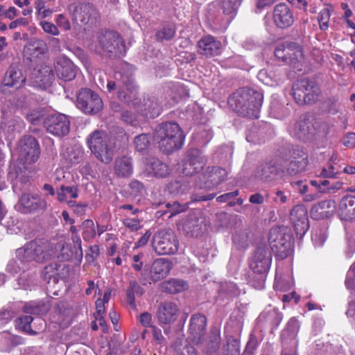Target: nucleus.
Here are the masks:
<instances>
[{
  "instance_id": "obj_59",
  "label": "nucleus",
  "mask_w": 355,
  "mask_h": 355,
  "mask_svg": "<svg viewBox=\"0 0 355 355\" xmlns=\"http://www.w3.org/2000/svg\"><path fill=\"white\" fill-rule=\"evenodd\" d=\"M35 277L33 275L23 272L19 278V284L21 285L24 289H27L32 284H33Z\"/></svg>"
},
{
  "instance_id": "obj_6",
  "label": "nucleus",
  "mask_w": 355,
  "mask_h": 355,
  "mask_svg": "<svg viewBox=\"0 0 355 355\" xmlns=\"http://www.w3.org/2000/svg\"><path fill=\"white\" fill-rule=\"evenodd\" d=\"M96 51L110 58L123 55L125 45L123 38L114 31H101L98 33Z\"/></svg>"
},
{
  "instance_id": "obj_48",
  "label": "nucleus",
  "mask_w": 355,
  "mask_h": 355,
  "mask_svg": "<svg viewBox=\"0 0 355 355\" xmlns=\"http://www.w3.org/2000/svg\"><path fill=\"white\" fill-rule=\"evenodd\" d=\"M316 127L319 133L322 134L324 136H327L335 130L334 121L330 119L320 121L316 123Z\"/></svg>"
},
{
  "instance_id": "obj_24",
  "label": "nucleus",
  "mask_w": 355,
  "mask_h": 355,
  "mask_svg": "<svg viewBox=\"0 0 355 355\" xmlns=\"http://www.w3.org/2000/svg\"><path fill=\"white\" fill-rule=\"evenodd\" d=\"M17 326L21 331L34 336L43 331L46 324L40 317L34 318L31 315H24L17 320Z\"/></svg>"
},
{
  "instance_id": "obj_57",
  "label": "nucleus",
  "mask_w": 355,
  "mask_h": 355,
  "mask_svg": "<svg viewBox=\"0 0 355 355\" xmlns=\"http://www.w3.org/2000/svg\"><path fill=\"white\" fill-rule=\"evenodd\" d=\"M299 328V321L296 318H292L288 321L286 329L284 330V334H288L289 336L294 337L297 334Z\"/></svg>"
},
{
  "instance_id": "obj_39",
  "label": "nucleus",
  "mask_w": 355,
  "mask_h": 355,
  "mask_svg": "<svg viewBox=\"0 0 355 355\" xmlns=\"http://www.w3.org/2000/svg\"><path fill=\"white\" fill-rule=\"evenodd\" d=\"M302 57L301 48L293 42L286 44V62L293 63Z\"/></svg>"
},
{
  "instance_id": "obj_49",
  "label": "nucleus",
  "mask_w": 355,
  "mask_h": 355,
  "mask_svg": "<svg viewBox=\"0 0 355 355\" xmlns=\"http://www.w3.org/2000/svg\"><path fill=\"white\" fill-rule=\"evenodd\" d=\"M220 336L218 333H212L209 337L206 347V352L209 355H214L220 346Z\"/></svg>"
},
{
  "instance_id": "obj_20",
  "label": "nucleus",
  "mask_w": 355,
  "mask_h": 355,
  "mask_svg": "<svg viewBox=\"0 0 355 355\" xmlns=\"http://www.w3.org/2000/svg\"><path fill=\"white\" fill-rule=\"evenodd\" d=\"M179 313L180 309L176 303L165 301L161 302L158 306L157 320L160 324H170L177 320Z\"/></svg>"
},
{
  "instance_id": "obj_3",
  "label": "nucleus",
  "mask_w": 355,
  "mask_h": 355,
  "mask_svg": "<svg viewBox=\"0 0 355 355\" xmlns=\"http://www.w3.org/2000/svg\"><path fill=\"white\" fill-rule=\"evenodd\" d=\"M271 262L272 253L267 245L265 243L257 245L250 261V269L259 276L258 278L254 276L251 279V284L256 289L261 290L264 288Z\"/></svg>"
},
{
  "instance_id": "obj_5",
  "label": "nucleus",
  "mask_w": 355,
  "mask_h": 355,
  "mask_svg": "<svg viewBox=\"0 0 355 355\" xmlns=\"http://www.w3.org/2000/svg\"><path fill=\"white\" fill-rule=\"evenodd\" d=\"M91 152L101 162L109 164L113 159L114 144L105 131L96 130L87 139Z\"/></svg>"
},
{
  "instance_id": "obj_36",
  "label": "nucleus",
  "mask_w": 355,
  "mask_h": 355,
  "mask_svg": "<svg viewBox=\"0 0 355 355\" xmlns=\"http://www.w3.org/2000/svg\"><path fill=\"white\" fill-rule=\"evenodd\" d=\"M187 287V284L186 282L178 279H169L168 281L163 282L162 285V291L171 294L182 292Z\"/></svg>"
},
{
  "instance_id": "obj_22",
  "label": "nucleus",
  "mask_w": 355,
  "mask_h": 355,
  "mask_svg": "<svg viewBox=\"0 0 355 355\" xmlns=\"http://www.w3.org/2000/svg\"><path fill=\"white\" fill-rule=\"evenodd\" d=\"M207 320L205 315L197 313L191 316L189 322V333L193 343H200L205 333Z\"/></svg>"
},
{
  "instance_id": "obj_60",
  "label": "nucleus",
  "mask_w": 355,
  "mask_h": 355,
  "mask_svg": "<svg viewBox=\"0 0 355 355\" xmlns=\"http://www.w3.org/2000/svg\"><path fill=\"white\" fill-rule=\"evenodd\" d=\"M221 291L230 297L236 296L239 293L236 285L232 282L222 284Z\"/></svg>"
},
{
  "instance_id": "obj_63",
  "label": "nucleus",
  "mask_w": 355,
  "mask_h": 355,
  "mask_svg": "<svg viewBox=\"0 0 355 355\" xmlns=\"http://www.w3.org/2000/svg\"><path fill=\"white\" fill-rule=\"evenodd\" d=\"M288 197L289 196H287L284 191L277 190L274 192L272 200L275 204H284L288 201Z\"/></svg>"
},
{
  "instance_id": "obj_42",
  "label": "nucleus",
  "mask_w": 355,
  "mask_h": 355,
  "mask_svg": "<svg viewBox=\"0 0 355 355\" xmlns=\"http://www.w3.org/2000/svg\"><path fill=\"white\" fill-rule=\"evenodd\" d=\"M308 163V157L302 158L301 159H291L287 167V172L291 175H296L302 172Z\"/></svg>"
},
{
  "instance_id": "obj_35",
  "label": "nucleus",
  "mask_w": 355,
  "mask_h": 355,
  "mask_svg": "<svg viewBox=\"0 0 355 355\" xmlns=\"http://www.w3.org/2000/svg\"><path fill=\"white\" fill-rule=\"evenodd\" d=\"M119 98L129 106L139 107V98L137 89H120L118 92Z\"/></svg>"
},
{
  "instance_id": "obj_37",
  "label": "nucleus",
  "mask_w": 355,
  "mask_h": 355,
  "mask_svg": "<svg viewBox=\"0 0 355 355\" xmlns=\"http://www.w3.org/2000/svg\"><path fill=\"white\" fill-rule=\"evenodd\" d=\"M62 267V265L58 263H51L46 266L42 272L44 279L48 281V282L51 280H53V283L58 282L60 277V270Z\"/></svg>"
},
{
  "instance_id": "obj_15",
  "label": "nucleus",
  "mask_w": 355,
  "mask_h": 355,
  "mask_svg": "<svg viewBox=\"0 0 355 355\" xmlns=\"http://www.w3.org/2000/svg\"><path fill=\"white\" fill-rule=\"evenodd\" d=\"M227 175V172L225 168L219 166H209L206 170L199 176V180L201 182L199 183V187L205 188H214L223 182Z\"/></svg>"
},
{
  "instance_id": "obj_55",
  "label": "nucleus",
  "mask_w": 355,
  "mask_h": 355,
  "mask_svg": "<svg viewBox=\"0 0 355 355\" xmlns=\"http://www.w3.org/2000/svg\"><path fill=\"white\" fill-rule=\"evenodd\" d=\"M134 142L136 149L138 151H143L148 148L150 144L149 137L146 134L139 135L135 138Z\"/></svg>"
},
{
  "instance_id": "obj_43",
  "label": "nucleus",
  "mask_w": 355,
  "mask_h": 355,
  "mask_svg": "<svg viewBox=\"0 0 355 355\" xmlns=\"http://www.w3.org/2000/svg\"><path fill=\"white\" fill-rule=\"evenodd\" d=\"M82 236L84 241H89L96 236L95 224L92 220L87 219L82 223Z\"/></svg>"
},
{
  "instance_id": "obj_45",
  "label": "nucleus",
  "mask_w": 355,
  "mask_h": 355,
  "mask_svg": "<svg viewBox=\"0 0 355 355\" xmlns=\"http://www.w3.org/2000/svg\"><path fill=\"white\" fill-rule=\"evenodd\" d=\"M243 326V318L239 315L231 316L226 325L227 331L234 334H239Z\"/></svg>"
},
{
  "instance_id": "obj_25",
  "label": "nucleus",
  "mask_w": 355,
  "mask_h": 355,
  "mask_svg": "<svg viewBox=\"0 0 355 355\" xmlns=\"http://www.w3.org/2000/svg\"><path fill=\"white\" fill-rule=\"evenodd\" d=\"M198 53L206 57H212L220 53L222 44L211 35L202 37L198 42Z\"/></svg>"
},
{
  "instance_id": "obj_62",
  "label": "nucleus",
  "mask_w": 355,
  "mask_h": 355,
  "mask_svg": "<svg viewBox=\"0 0 355 355\" xmlns=\"http://www.w3.org/2000/svg\"><path fill=\"white\" fill-rule=\"evenodd\" d=\"M40 25L42 26L44 31L46 33L51 34L52 35H58L60 33L58 26L53 23L46 21H42L40 22Z\"/></svg>"
},
{
  "instance_id": "obj_38",
  "label": "nucleus",
  "mask_w": 355,
  "mask_h": 355,
  "mask_svg": "<svg viewBox=\"0 0 355 355\" xmlns=\"http://www.w3.org/2000/svg\"><path fill=\"white\" fill-rule=\"evenodd\" d=\"M222 353L223 355H240L239 340L233 336H228L222 348Z\"/></svg>"
},
{
  "instance_id": "obj_61",
  "label": "nucleus",
  "mask_w": 355,
  "mask_h": 355,
  "mask_svg": "<svg viewBox=\"0 0 355 355\" xmlns=\"http://www.w3.org/2000/svg\"><path fill=\"white\" fill-rule=\"evenodd\" d=\"M55 22L57 26L64 31H69L71 29V24L68 18L63 14H59L56 16Z\"/></svg>"
},
{
  "instance_id": "obj_30",
  "label": "nucleus",
  "mask_w": 355,
  "mask_h": 355,
  "mask_svg": "<svg viewBox=\"0 0 355 355\" xmlns=\"http://www.w3.org/2000/svg\"><path fill=\"white\" fill-rule=\"evenodd\" d=\"M338 213L343 220L355 219V196L349 195L343 197L339 203Z\"/></svg>"
},
{
  "instance_id": "obj_18",
  "label": "nucleus",
  "mask_w": 355,
  "mask_h": 355,
  "mask_svg": "<svg viewBox=\"0 0 355 355\" xmlns=\"http://www.w3.org/2000/svg\"><path fill=\"white\" fill-rule=\"evenodd\" d=\"M26 80V78L22 71L17 66L12 64L8 67L2 78L0 90L2 93H5V87L20 88L24 85Z\"/></svg>"
},
{
  "instance_id": "obj_13",
  "label": "nucleus",
  "mask_w": 355,
  "mask_h": 355,
  "mask_svg": "<svg viewBox=\"0 0 355 355\" xmlns=\"http://www.w3.org/2000/svg\"><path fill=\"white\" fill-rule=\"evenodd\" d=\"M46 130L55 136L63 137L69 132L70 121L65 114L56 113L46 116L44 121Z\"/></svg>"
},
{
  "instance_id": "obj_47",
  "label": "nucleus",
  "mask_w": 355,
  "mask_h": 355,
  "mask_svg": "<svg viewBox=\"0 0 355 355\" xmlns=\"http://www.w3.org/2000/svg\"><path fill=\"white\" fill-rule=\"evenodd\" d=\"M233 243L236 249L242 250L248 247V236L245 231L236 232L233 235Z\"/></svg>"
},
{
  "instance_id": "obj_46",
  "label": "nucleus",
  "mask_w": 355,
  "mask_h": 355,
  "mask_svg": "<svg viewBox=\"0 0 355 355\" xmlns=\"http://www.w3.org/2000/svg\"><path fill=\"white\" fill-rule=\"evenodd\" d=\"M1 128L8 133L20 132L24 128V123L19 118L11 119L8 120L4 125L1 124Z\"/></svg>"
},
{
  "instance_id": "obj_52",
  "label": "nucleus",
  "mask_w": 355,
  "mask_h": 355,
  "mask_svg": "<svg viewBox=\"0 0 355 355\" xmlns=\"http://www.w3.org/2000/svg\"><path fill=\"white\" fill-rule=\"evenodd\" d=\"M165 207L168 209V210L163 211L162 215L168 212L170 213L168 218H171L172 216L183 212L187 209V205H180L177 201H175L173 203L168 202L165 205Z\"/></svg>"
},
{
  "instance_id": "obj_8",
  "label": "nucleus",
  "mask_w": 355,
  "mask_h": 355,
  "mask_svg": "<svg viewBox=\"0 0 355 355\" xmlns=\"http://www.w3.org/2000/svg\"><path fill=\"white\" fill-rule=\"evenodd\" d=\"M293 96L298 105L309 104L315 102L320 89L315 81L302 78L295 81L292 87Z\"/></svg>"
},
{
  "instance_id": "obj_10",
  "label": "nucleus",
  "mask_w": 355,
  "mask_h": 355,
  "mask_svg": "<svg viewBox=\"0 0 355 355\" xmlns=\"http://www.w3.org/2000/svg\"><path fill=\"white\" fill-rule=\"evenodd\" d=\"M48 207L47 201L37 193H23L19 198L16 209L24 214L43 212Z\"/></svg>"
},
{
  "instance_id": "obj_12",
  "label": "nucleus",
  "mask_w": 355,
  "mask_h": 355,
  "mask_svg": "<svg viewBox=\"0 0 355 355\" xmlns=\"http://www.w3.org/2000/svg\"><path fill=\"white\" fill-rule=\"evenodd\" d=\"M19 158L27 164L35 162L40 154V145L31 135L24 136L18 144Z\"/></svg>"
},
{
  "instance_id": "obj_41",
  "label": "nucleus",
  "mask_w": 355,
  "mask_h": 355,
  "mask_svg": "<svg viewBox=\"0 0 355 355\" xmlns=\"http://www.w3.org/2000/svg\"><path fill=\"white\" fill-rule=\"evenodd\" d=\"M243 0H219L217 3L225 15H234Z\"/></svg>"
},
{
  "instance_id": "obj_40",
  "label": "nucleus",
  "mask_w": 355,
  "mask_h": 355,
  "mask_svg": "<svg viewBox=\"0 0 355 355\" xmlns=\"http://www.w3.org/2000/svg\"><path fill=\"white\" fill-rule=\"evenodd\" d=\"M144 257V254L141 253L139 254H135L132 257L133 263L132 264V268L137 271H141V277L139 278L140 282L143 285H146L148 282V269L142 270L144 263L141 259Z\"/></svg>"
},
{
  "instance_id": "obj_21",
  "label": "nucleus",
  "mask_w": 355,
  "mask_h": 355,
  "mask_svg": "<svg viewBox=\"0 0 355 355\" xmlns=\"http://www.w3.org/2000/svg\"><path fill=\"white\" fill-rule=\"evenodd\" d=\"M54 68L58 77L64 81L74 79L78 71L76 66L64 56H60L56 59Z\"/></svg>"
},
{
  "instance_id": "obj_1",
  "label": "nucleus",
  "mask_w": 355,
  "mask_h": 355,
  "mask_svg": "<svg viewBox=\"0 0 355 355\" xmlns=\"http://www.w3.org/2000/svg\"><path fill=\"white\" fill-rule=\"evenodd\" d=\"M262 101L261 92L248 87L238 89L228 98V104L234 112L250 118H258Z\"/></svg>"
},
{
  "instance_id": "obj_11",
  "label": "nucleus",
  "mask_w": 355,
  "mask_h": 355,
  "mask_svg": "<svg viewBox=\"0 0 355 355\" xmlns=\"http://www.w3.org/2000/svg\"><path fill=\"white\" fill-rule=\"evenodd\" d=\"M100 96L89 89H82L77 96V106L85 114H94L103 108Z\"/></svg>"
},
{
  "instance_id": "obj_56",
  "label": "nucleus",
  "mask_w": 355,
  "mask_h": 355,
  "mask_svg": "<svg viewBox=\"0 0 355 355\" xmlns=\"http://www.w3.org/2000/svg\"><path fill=\"white\" fill-rule=\"evenodd\" d=\"M71 240L75 250V259L80 261L83 259V250L80 237L78 234H73L71 236Z\"/></svg>"
},
{
  "instance_id": "obj_2",
  "label": "nucleus",
  "mask_w": 355,
  "mask_h": 355,
  "mask_svg": "<svg viewBox=\"0 0 355 355\" xmlns=\"http://www.w3.org/2000/svg\"><path fill=\"white\" fill-rule=\"evenodd\" d=\"M153 138L159 149L166 154L180 149L184 141L183 132L175 122L159 124L155 130Z\"/></svg>"
},
{
  "instance_id": "obj_7",
  "label": "nucleus",
  "mask_w": 355,
  "mask_h": 355,
  "mask_svg": "<svg viewBox=\"0 0 355 355\" xmlns=\"http://www.w3.org/2000/svg\"><path fill=\"white\" fill-rule=\"evenodd\" d=\"M268 242L271 250L279 259H284L293 247L292 236L284 226L274 227L268 234Z\"/></svg>"
},
{
  "instance_id": "obj_53",
  "label": "nucleus",
  "mask_w": 355,
  "mask_h": 355,
  "mask_svg": "<svg viewBox=\"0 0 355 355\" xmlns=\"http://www.w3.org/2000/svg\"><path fill=\"white\" fill-rule=\"evenodd\" d=\"M331 16V10L329 8H323L319 13L318 22L321 30H326L329 27V21Z\"/></svg>"
},
{
  "instance_id": "obj_29",
  "label": "nucleus",
  "mask_w": 355,
  "mask_h": 355,
  "mask_svg": "<svg viewBox=\"0 0 355 355\" xmlns=\"http://www.w3.org/2000/svg\"><path fill=\"white\" fill-rule=\"evenodd\" d=\"M137 109L147 117L155 118L160 114L162 106L155 97H146Z\"/></svg>"
},
{
  "instance_id": "obj_23",
  "label": "nucleus",
  "mask_w": 355,
  "mask_h": 355,
  "mask_svg": "<svg viewBox=\"0 0 355 355\" xmlns=\"http://www.w3.org/2000/svg\"><path fill=\"white\" fill-rule=\"evenodd\" d=\"M281 173V168L272 162L260 164L254 171V178L263 182L275 181Z\"/></svg>"
},
{
  "instance_id": "obj_32",
  "label": "nucleus",
  "mask_w": 355,
  "mask_h": 355,
  "mask_svg": "<svg viewBox=\"0 0 355 355\" xmlns=\"http://www.w3.org/2000/svg\"><path fill=\"white\" fill-rule=\"evenodd\" d=\"M185 157L190 159L191 164L196 173L201 171L207 164V158L202 152L196 148L190 149L187 151Z\"/></svg>"
},
{
  "instance_id": "obj_27",
  "label": "nucleus",
  "mask_w": 355,
  "mask_h": 355,
  "mask_svg": "<svg viewBox=\"0 0 355 355\" xmlns=\"http://www.w3.org/2000/svg\"><path fill=\"white\" fill-rule=\"evenodd\" d=\"M172 268V263L167 259H156L150 270V279L155 282L166 277Z\"/></svg>"
},
{
  "instance_id": "obj_14",
  "label": "nucleus",
  "mask_w": 355,
  "mask_h": 355,
  "mask_svg": "<svg viewBox=\"0 0 355 355\" xmlns=\"http://www.w3.org/2000/svg\"><path fill=\"white\" fill-rule=\"evenodd\" d=\"M98 19V13L94 6L89 3H80L77 6L72 14L73 23L87 26L88 28L95 26Z\"/></svg>"
},
{
  "instance_id": "obj_44",
  "label": "nucleus",
  "mask_w": 355,
  "mask_h": 355,
  "mask_svg": "<svg viewBox=\"0 0 355 355\" xmlns=\"http://www.w3.org/2000/svg\"><path fill=\"white\" fill-rule=\"evenodd\" d=\"M48 310V304L44 302H31L24 306L25 312L30 314L41 315L46 313Z\"/></svg>"
},
{
  "instance_id": "obj_19",
  "label": "nucleus",
  "mask_w": 355,
  "mask_h": 355,
  "mask_svg": "<svg viewBox=\"0 0 355 355\" xmlns=\"http://www.w3.org/2000/svg\"><path fill=\"white\" fill-rule=\"evenodd\" d=\"M315 127L312 121L309 119L304 117L297 121L291 130V135L302 141L311 140L314 135Z\"/></svg>"
},
{
  "instance_id": "obj_58",
  "label": "nucleus",
  "mask_w": 355,
  "mask_h": 355,
  "mask_svg": "<svg viewBox=\"0 0 355 355\" xmlns=\"http://www.w3.org/2000/svg\"><path fill=\"white\" fill-rule=\"evenodd\" d=\"M345 285L349 289L355 291V262L347 272Z\"/></svg>"
},
{
  "instance_id": "obj_34",
  "label": "nucleus",
  "mask_w": 355,
  "mask_h": 355,
  "mask_svg": "<svg viewBox=\"0 0 355 355\" xmlns=\"http://www.w3.org/2000/svg\"><path fill=\"white\" fill-rule=\"evenodd\" d=\"M55 249V257L61 261H69L72 258L75 259V250L71 245L64 242H58L54 244Z\"/></svg>"
},
{
  "instance_id": "obj_9",
  "label": "nucleus",
  "mask_w": 355,
  "mask_h": 355,
  "mask_svg": "<svg viewBox=\"0 0 355 355\" xmlns=\"http://www.w3.org/2000/svg\"><path fill=\"white\" fill-rule=\"evenodd\" d=\"M152 247L158 255H172L178 252L179 241L172 230H161L154 234Z\"/></svg>"
},
{
  "instance_id": "obj_51",
  "label": "nucleus",
  "mask_w": 355,
  "mask_h": 355,
  "mask_svg": "<svg viewBox=\"0 0 355 355\" xmlns=\"http://www.w3.org/2000/svg\"><path fill=\"white\" fill-rule=\"evenodd\" d=\"M175 33V29L172 25H166L163 28L157 31L155 34V37L157 40H171Z\"/></svg>"
},
{
  "instance_id": "obj_17",
  "label": "nucleus",
  "mask_w": 355,
  "mask_h": 355,
  "mask_svg": "<svg viewBox=\"0 0 355 355\" xmlns=\"http://www.w3.org/2000/svg\"><path fill=\"white\" fill-rule=\"evenodd\" d=\"M272 20L277 28L285 29L293 26L295 17L290 7L285 3H280L273 8Z\"/></svg>"
},
{
  "instance_id": "obj_50",
  "label": "nucleus",
  "mask_w": 355,
  "mask_h": 355,
  "mask_svg": "<svg viewBox=\"0 0 355 355\" xmlns=\"http://www.w3.org/2000/svg\"><path fill=\"white\" fill-rule=\"evenodd\" d=\"M290 219L291 223L308 219L307 211L302 205H296L291 211Z\"/></svg>"
},
{
  "instance_id": "obj_54",
  "label": "nucleus",
  "mask_w": 355,
  "mask_h": 355,
  "mask_svg": "<svg viewBox=\"0 0 355 355\" xmlns=\"http://www.w3.org/2000/svg\"><path fill=\"white\" fill-rule=\"evenodd\" d=\"M295 233L297 236L302 238L307 232L309 227V220H301L292 223Z\"/></svg>"
},
{
  "instance_id": "obj_31",
  "label": "nucleus",
  "mask_w": 355,
  "mask_h": 355,
  "mask_svg": "<svg viewBox=\"0 0 355 355\" xmlns=\"http://www.w3.org/2000/svg\"><path fill=\"white\" fill-rule=\"evenodd\" d=\"M132 159L125 156L117 158L114 163V173L120 178H128L132 174Z\"/></svg>"
},
{
  "instance_id": "obj_28",
  "label": "nucleus",
  "mask_w": 355,
  "mask_h": 355,
  "mask_svg": "<svg viewBox=\"0 0 355 355\" xmlns=\"http://www.w3.org/2000/svg\"><path fill=\"white\" fill-rule=\"evenodd\" d=\"M145 171L148 176L157 178H165L170 173L168 165L154 157L148 159Z\"/></svg>"
},
{
  "instance_id": "obj_26",
  "label": "nucleus",
  "mask_w": 355,
  "mask_h": 355,
  "mask_svg": "<svg viewBox=\"0 0 355 355\" xmlns=\"http://www.w3.org/2000/svg\"><path fill=\"white\" fill-rule=\"evenodd\" d=\"M336 203L332 200H324L314 204L310 211L312 218L322 220L331 216L336 209Z\"/></svg>"
},
{
  "instance_id": "obj_4",
  "label": "nucleus",
  "mask_w": 355,
  "mask_h": 355,
  "mask_svg": "<svg viewBox=\"0 0 355 355\" xmlns=\"http://www.w3.org/2000/svg\"><path fill=\"white\" fill-rule=\"evenodd\" d=\"M17 257L22 261L44 262L55 257L54 244L47 241H31L17 250Z\"/></svg>"
},
{
  "instance_id": "obj_64",
  "label": "nucleus",
  "mask_w": 355,
  "mask_h": 355,
  "mask_svg": "<svg viewBox=\"0 0 355 355\" xmlns=\"http://www.w3.org/2000/svg\"><path fill=\"white\" fill-rule=\"evenodd\" d=\"M43 116L42 112L33 110L27 114L26 119L32 124L37 125L42 120Z\"/></svg>"
},
{
  "instance_id": "obj_33",
  "label": "nucleus",
  "mask_w": 355,
  "mask_h": 355,
  "mask_svg": "<svg viewBox=\"0 0 355 355\" xmlns=\"http://www.w3.org/2000/svg\"><path fill=\"white\" fill-rule=\"evenodd\" d=\"M64 158L71 165L80 163L84 157V150L79 145L67 148L63 153Z\"/></svg>"
},
{
  "instance_id": "obj_16",
  "label": "nucleus",
  "mask_w": 355,
  "mask_h": 355,
  "mask_svg": "<svg viewBox=\"0 0 355 355\" xmlns=\"http://www.w3.org/2000/svg\"><path fill=\"white\" fill-rule=\"evenodd\" d=\"M182 230L189 237H198L206 230L205 219L200 214L190 213L182 221Z\"/></svg>"
}]
</instances>
